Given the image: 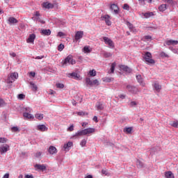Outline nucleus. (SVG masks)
I'll return each mask as SVG.
<instances>
[{
  "label": "nucleus",
  "instance_id": "obj_1",
  "mask_svg": "<svg viewBox=\"0 0 178 178\" xmlns=\"http://www.w3.org/2000/svg\"><path fill=\"white\" fill-rule=\"evenodd\" d=\"M144 60L147 65H155V60L152 59V54L149 51H146L143 55Z\"/></svg>",
  "mask_w": 178,
  "mask_h": 178
},
{
  "label": "nucleus",
  "instance_id": "obj_2",
  "mask_svg": "<svg viewBox=\"0 0 178 178\" xmlns=\"http://www.w3.org/2000/svg\"><path fill=\"white\" fill-rule=\"evenodd\" d=\"M126 89L127 90L128 92H130V94H138V92H140V90L138 89V88H137V86H134L133 85H127L126 86Z\"/></svg>",
  "mask_w": 178,
  "mask_h": 178
},
{
  "label": "nucleus",
  "instance_id": "obj_3",
  "mask_svg": "<svg viewBox=\"0 0 178 178\" xmlns=\"http://www.w3.org/2000/svg\"><path fill=\"white\" fill-rule=\"evenodd\" d=\"M67 65H76V60L73 59L72 55H69L64 61H63V66H66Z\"/></svg>",
  "mask_w": 178,
  "mask_h": 178
},
{
  "label": "nucleus",
  "instance_id": "obj_4",
  "mask_svg": "<svg viewBox=\"0 0 178 178\" xmlns=\"http://www.w3.org/2000/svg\"><path fill=\"white\" fill-rule=\"evenodd\" d=\"M18 77H19V74H17V72H13L10 74V76H8L6 83L8 84H10L11 83H13L15 80H17Z\"/></svg>",
  "mask_w": 178,
  "mask_h": 178
},
{
  "label": "nucleus",
  "instance_id": "obj_5",
  "mask_svg": "<svg viewBox=\"0 0 178 178\" xmlns=\"http://www.w3.org/2000/svg\"><path fill=\"white\" fill-rule=\"evenodd\" d=\"M103 40H104L106 45H108V47H110V48H115V43L109 38L104 37Z\"/></svg>",
  "mask_w": 178,
  "mask_h": 178
},
{
  "label": "nucleus",
  "instance_id": "obj_6",
  "mask_svg": "<svg viewBox=\"0 0 178 178\" xmlns=\"http://www.w3.org/2000/svg\"><path fill=\"white\" fill-rule=\"evenodd\" d=\"M102 20L105 22L107 26H111L112 24V22H111V16L106 15L101 17Z\"/></svg>",
  "mask_w": 178,
  "mask_h": 178
},
{
  "label": "nucleus",
  "instance_id": "obj_7",
  "mask_svg": "<svg viewBox=\"0 0 178 178\" xmlns=\"http://www.w3.org/2000/svg\"><path fill=\"white\" fill-rule=\"evenodd\" d=\"M9 151V146L8 145H2L0 147V154L2 155Z\"/></svg>",
  "mask_w": 178,
  "mask_h": 178
},
{
  "label": "nucleus",
  "instance_id": "obj_8",
  "mask_svg": "<svg viewBox=\"0 0 178 178\" xmlns=\"http://www.w3.org/2000/svg\"><path fill=\"white\" fill-rule=\"evenodd\" d=\"M120 68L121 69V70H123V72H125L126 73H131V72H133V70H131V68L127 67V65H120Z\"/></svg>",
  "mask_w": 178,
  "mask_h": 178
},
{
  "label": "nucleus",
  "instance_id": "obj_9",
  "mask_svg": "<svg viewBox=\"0 0 178 178\" xmlns=\"http://www.w3.org/2000/svg\"><path fill=\"white\" fill-rule=\"evenodd\" d=\"M83 35H84L83 31H77L75 33V40L76 41H79V40H81V38H83Z\"/></svg>",
  "mask_w": 178,
  "mask_h": 178
},
{
  "label": "nucleus",
  "instance_id": "obj_10",
  "mask_svg": "<svg viewBox=\"0 0 178 178\" xmlns=\"http://www.w3.org/2000/svg\"><path fill=\"white\" fill-rule=\"evenodd\" d=\"M37 130L39 131H47L48 127H47V126L44 124H40L37 126Z\"/></svg>",
  "mask_w": 178,
  "mask_h": 178
},
{
  "label": "nucleus",
  "instance_id": "obj_11",
  "mask_svg": "<svg viewBox=\"0 0 178 178\" xmlns=\"http://www.w3.org/2000/svg\"><path fill=\"white\" fill-rule=\"evenodd\" d=\"M48 152L51 155H54L58 152V149H56V147H55L54 146H50L49 147Z\"/></svg>",
  "mask_w": 178,
  "mask_h": 178
},
{
  "label": "nucleus",
  "instance_id": "obj_12",
  "mask_svg": "<svg viewBox=\"0 0 178 178\" xmlns=\"http://www.w3.org/2000/svg\"><path fill=\"white\" fill-rule=\"evenodd\" d=\"M111 10H113L114 13H115V15H118V13H119V7H118V5L113 3L111 4Z\"/></svg>",
  "mask_w": 178,
  "mask_h": 178
},
{
  "label": "nucleus",
  "instance_id": "obj_13",
  "mask_svg": "<svg viewBox=\"0 0 178 178\" xmlns=\"http://www.w3.org/2000/svg\"><path fill=\"white\" fill-rule=\"evenodd\" d=\"M136 80L138 81L139 84H140V86H142L143 87L145 86V83H144V81H143V77L141 76V75H136Z\"/></svg>",
  "mask_w": 178,
  "mask_h": 178
},
{
  "label": "nucleus",
  "instance_id": "obj_14",
  "mask_svg": "<svg viewBox=\"0 0 178 178\" xmlns=\"http://www.w3.org/2000/svg\"><path fill=\"white\" fill-rule=\"evenodd\" d=\"M8 22L9 24H16L17 23H19V21L13 17H10L8 19Z\"/></svg>",
  "mask_w": 178,
  "mask_h": 178
},
{
  "label": "nucleus",
  "instance_id": "obj_15",
  "mask_svg": "<svg viewBox=\"0 0 178 178\" xmlns=\"http://www.w3.org/2000/svg\"><path fill=\"white\" fill-rule=\"evenodd\" d=\"M43 8H45V9H53L54 4L49 3V2H44L42 3Z\"/></svg>",
  "mask_w": 178,
  "mask_h": 178
},
{
  "label": "nucleus",
  "instance_id": "obj_16",
  "mask_svg": "<svg viewBox=\"0 0 178 178\" xmlns=\"http://www.w3.org/2000/svg\"><path fill=\"white\" fill-rule=\"evenodd\" d=\"M153 87L157 92H161V90H162V86H161L159 83H154Z\"/></svg>",
  "mask_w": 178,
  "mask_h": 178
},
{
  "label": "nucleus",
  "instance_id": "obj_17",
  "mask_svg": "<svg viewBox=\"0 0 178 178\" xmlns=\"http://www.w3.org/2000/svg\"><path fill=\"white\" fill-rule=\"evenodd\" d=\"M70 147H73L72 142H68L67 143L64 144V146H63L64 151H69V149H70Z\"/></svg>",
  "mask_w": 178,
  "mask_h": 178
},
{
  "label": "nucleus",
  "instance_id": "obj_18",
  "mask_svg": "<svg viewBox=\"0 0 178 178\" xmlns=\"http://www.w3.org/2000/svg\"><path fill=\"white\" fill-rule=\"evenodd\" d=\"M166 45H177L178 44V41L177 40H167L165 42Z\"/></svg>",
  "mask_w": 178,
  "mask_h": 178
},
{
  "label": "nucleus",
  "instance_id": "obj_19",
  "mask_svg": "<svg viewBox=\"0 0 178 178\" xmlns=\"http://www.w3.org/2000/svg\"><path fill=\"white\" fill-rule=\"evenodd\" d=\"M34 40H35V34H31L29 37V38L26 40V42L28 43H33L34 42Z\"/></svg>",
  "mask_w": 178,
  "mask_h": 178
},
{
  "label": "nucleus",
  "instance_id": "obj_20",
  "mask_svg": "<svg viewBox=\"0 0 178 178\" xmlns=\"http://www.w3.org/2000/svg\"><path fill=\"white\" fill-rule=\"evenodd\" d=\"M92 133H95V129L94 128H87L85 129V134H92Z\"/></svg>",
  "mask_w": 178,
  "mask_h": 178
},
{
  "label": "nucleus",
  "instance_id": "obj_21",
  "mask_svg": "<svg viewBox=\"0 0 178 178\" xmlns=\"http://www.w3.org/2000/svg\"><path fill=\"white\" fill-rule=\"evenodd\" d=\"M165 178H175V175L172 171H167L165 172Z\"/></svg>",
  "mask_w": 178,
  "mask_h": 178
},
{
  "label": "nucleus",
  "instance_id": "obj_22",
  "mask_svg": "<svg viewBox=\"0 0 178 178\" xmlns=\"http://www.w3.org/2000/svg\"><path fill=\"white\" fill-rule=\"evenodd\" d=\"M92 51V49L90 46H85L83 49L84 54H90Z\"/></svg>",
  "mask_w": 178,
  "mask_h": 178
},
{
  "label": "nucleus",
  "instance_id": "obj_23",
  "mask_svg": "<svg viewBox=\"0 0 178 178\" xmlns=\"http://www.w3.org/2000/svg\"><path fill=\"white\" fill-rule=\"evenodd\" d=\"M159 12H165L166 9H168V5L166 4H161L160 6L158 8Z\"/></svg>",
  "mask_w": 178,
  "mask_h": 178
},
{
  "label": "nucleus",
  "instance_id": "obj_24",
  "mask_svg": "<svg viewBox=\"0 0 178 178\" xmlns=\"http://www.w3.org/2000/svg\"><path fill=\"white\" fill-rule=\"evenodd\" d=\"M81 136H86L85 129L78 131L77 133H76V134L74 135V137H79Z\"/></svg>",
  "mask_w": 178,
  "mask_h": 178
},
{
  "label": "nucleus",
  "instance_id": "obj_25",
  "mask_svg": "<svg viewBox=\"0 0 178 178\" xmlns=\"http://www.w3.org/2000/svg\"><path fill=\"white\" fill-rule=\"evenodd\" d=\"M35 168H36V169H38V170H45L47 169V167L44 165L41 164H36L35 165Z\"/></svg>",
  "mask_w": 178,
  "mask_h": 178
},
{
  "label": "nucleus",
  "instance_id": "obj_26",
  "mask_svg": "<svg viewBox=\"0 0 178 178\" xmlns=\"http://www.w3.org/2000/svg\"><path fill=\"white\" fill-rule=\"evenodd\" d=\"M69 76H70V77H72L75 80H79V79H80V75H79L76 72H72L71 74H69Z\"/></svg>",
  "mask_w": 178,
  "mask_h": 178
},
{
  "label": "nucleus",
  "instance_id": "obj_27",
  "mask_svg": "<svg viewBox=\"0 0 178 178\" xmlns=\"http://www.w3.org/2000/svg\"><path fill=\"white\" fill-rule=\"evenodd\" d=\"M85 81H86V86L89 87H92V81H91V79L87 77L86 78Z\"/></svg>",
  "mask_w": 178,
  "mask_h": 178
},
{
  "label": "nucleus",
  "instance_id": "obj_28",
  "mask_svg": "<svg viewBox=\"0 0 178 178\" xmlns=\"http://www.w3.org/2000/svg\"><path fill=\"white\" fill-rule=\"evenodd\" d=\"M41 33L43 35H51V30L49 29H42Z\"/></svg>",
  "mask_w": 178,
  "mask_h": 178
},
{
  "label": "nucleus",
  "instance_id": "obj_29",
  "mask_svg": "<svg viewBox=\"0 0 178 178\" xmlns=\"http://www.w3.org/2000/svg\"><path fill=\"white\" fill-rule=\"evenodd\" d=\"M96 108H97V111H103L104 104L101 102H97L96 104Z\"/></svg>",
  "mask_w": 178,
  "mask_h": 178
},
{
  "label": "nucleus",
  "instance_id": "obj_30",
  "mask_svg": "<svg viewBox=\"0 0 178 178\" xmlns=\"http://www.w3.org/2000/svg\"><path fill=\"white\" fill-rule=\"evenodd\" d=\"M23 116L26 119H34V116H33V115L28 113H24Z\"/></svg>",
  "mask_w": 178,
  "mask_h": 178
},
{
  "label": "nucleus",
  "instance_id": "obj_31",
  "mask_svg": "<svg viewBox=\"0 0 178 178\" xmlns=\"http://www.w3.org/2000/svg\"><path fill=\"white\" fill-rule=\"evenodd\" d=\"M35 118L38 120H42L44 119V114L37 113L35 115Z\"/></svg>",
  "mask_w": 178,
  "mask_h": 178
},
{
  "label": "nucleus",
  "instance_id": "obj_32",
  "mask_svg": "<svg viewBox=\"0 0 178 178\" xmlns=\"http://www.w3.org/2000/svg\"><path fill=\"white\" fill-rule=\"evenodd\" d=\"M31 88H32L33 91H37L38 90V87L33 82H30Z\"/></svg>",
  "mask_w": 178,
  "mask_h": 178
},
{
  "label": "nucleus",
  "instance_id": "obj_33",
  "mask_svg": "<svg viewBox=\"0 0 178 178\" xmlns=\"http://www.w3.org/2000/svg\"><path fill=\"white\" fill-rule=\"evenodd\" d=\"M115 67H116V63H113L111 64V72H108V73H114L115 72Z\"/></svg>",
  "mask_w": 178,
  "mask_h": 178
},
{
  "label": "nucleus",
  "instance_id": "obj_34",
  "mask_svg": "<svg viewBox=\"0 0 178 178\" xmlns=\"http://www.w3.org/2000/svg\"><path fill=\"white\" fill-rule=\"evenodd\" d=\"M89 74L91 76V77H95V76H97V71L92 70L89 71Z\"/></svg>",
  "mask_w": 178,
  "mask_h": 178
},
{
  "label": "nucleus",
  "instance_id": "obj_35",
  "mask_svg": "<svg viewBox=\"0 0 178 178\" xmlns=\"http://www.w3.org/2000/svg\"><path fill=\"white\" fill-rule=\"evenodd\" d=\"M104 58H111L112 56V53L104 51L103 53Z\"/></svg>",
  "mask_w": 178,
  "mask_h": 178
},
{
  "label": "nucleus",
  "instance_id": "obj_36",
  "mask_svg": "<svg viewBox=\"0 0 178 178\" xmlns=\"http://www.w3.org/2000/svg\"><path fill=\"white\" fill-rule=\"evenodd\" d=\"M76 115H78V116H86V115H88V113H86L84 111H79L76 113Z\"/></svg>",
  "mask_w": 178,
  "mask_h": 178
},
{
  "label": "nucleus",
  "instance_id": "obj_37",
  "mask_svg": "<svg viewBox=\"0 0 178 178\" xmlns=\"http://www.w3.org/2000/svg\"><path fill=\"white\" fill-rule=\"evenodd\" d=\"M63 49H65V44H60L58 46V51H59L60 52H62V51H63Z\"/></svg>",
  "mask_w": 178,
  "mask_h": 178
},
{
  "label": "nucleus",
  "instance_id": "obj_38",
  "mask_svg": "<svg viewBox=\"0 0 178 178\" xmlns=\"http://www.w3.org/2000/svg\"><path fill=\"white\" fill-rule=\"evenodd\" d=\"M145 17H146V19H148V17H151V16H154V13L150 12V13H145L144 14Z\"/></svg>",
  "mask_w": 178,
  "mask_h": 178
},
{
  "label": "nucleus",
  "instance_id": "obj_39",
  "mask_svg": "<svg viewBox=\"0 0 178 178\" xmlns=\"http://www.w3.org/2000/svg\"><path fill=\"white\" fill-rule=\"evenodd\" d=\"M136 165H137L138 168H143L144 167V163H143V162H141V161H140V160H137Z\"/></svg>",
  "mask_w": 178,
  "mask_h": 178
},
{
  "label": "nucleus",
  "instance_id": "obj_40",
  "mask_svg": "<svg viewBox=\"0 0 178 178\" xmlns=\"http://www.w3.org/2000/svg\"><path fill=\"white\" fill-rule=\"evenodd\" d=\"M160 56H161V58H169V55H168V54H166V53H165V52H163V51H161V52L160 53Z\"/></svg>",
  "mask_w": 178,
  "mask_h": 178
},
{
  "label": "nucleus",
  "instance_id": "obj_41",
  "mask_svg": "<svg viewBox=\"0 0 178 178\" xmlns=\"http://www.w3.org/2000/svg\"><path fill=\"white\" fill-rule=\"evenodd\" d=\"M131 130H133L131 127H128V128H125L124 129V131H125L126 133H128V134H130L131 133Z\"/></svg>",
  "mask_w": 178,
  "mask_h": 178
},
{
  "label": "nucleus",
  "instance_id": "obj_42",
  "mask_svg": "<svg viewBox=\"0 0 178 178\" xmlns=\"http://www.w3.org/2000/svg\"><path fill=\"white\" fill-rule=\"evenodd\" d=\"M92 86H99V81L98 79H95L92 81Z\"/></svg>",
  "mask_w": 178,
  "mask_h": 178
},
{
  "label": "nucleus",
  "instance_id": "obj_43",
  "mask_svg": "<svg viewBox=\"0 0 178 178\" xmlns=\"http://www.w3.org/2000/svg\"><path fill=\"white\" fill-rule=\"evenodd\" d=\"M5 105H6L5 101L0 98V108H2V106H5Z\"/></svg>",
  "mask_w": 178,
  "mask_h": 178
},
{
  "label": "nucleus",
  "instance_id": "obj_44",
  "mask_svg": "<svg viewBox=\"0 0 178 178\" xmlns=\"http://www.w3.org/2000/svg\"><path fill=\"white\" fill-rule=\"evenodd\" d=\"M87 144V140L86 139H83L80 143V145L82 147H86V145Z\"/></svg>",
  "mask_w": 178,
  "mask_h": 178
},
{
  "label": "nucleus",
  "instance_id": "obj_45",
  "mask_svg": "<svg viewBox=\"0 0 178 178\" xmlns=\"http://www.w3.org/2000/svg\"><path fill=\"white\" fill-rule=\"evenodd\" d=\"M56 86L57 87V88H65V85H63V83H56Z\"/></svg>",
  "mask_w": 178,
  "mask_h": 178
},
{
  "label": "nucleus",
  "instance_id": "obj_46",
  "mask_svg": "<svg viewBox=\"0 0 178 178\" xmlns=\"http://www.w3.org/2000/svg\"><path fill=\"white\" fill-rule=\"evenodd\" d=\"M102 175H104V176H109V172H108V170H102Z\"/></svg>",
  "mask_w": 178,
  "mask_h": 178
},
{
  "label": "nucleus",
  "instance_id": "obj_47",
  "mask_svg": "<svg viewBox=\"0 0 178 178\" xmlns=\"http://www.w3.org/2000/svg\"><path fill=\"white\" fill-rule=\"evenodd\" d=\"M123 9H124L125 10H129L130 7L129 6V4L124 3L123 6Z\"/></svg>",
  "mask_w": 178,
  "mask_h": 178
},
{
  "label": "nucleus",
  "instance_id": "obj_48",
  "mask_svg": "<svg viewBox=\"0 0 178 178\" xmlns=\"http://www.w3.org/2000/svg\"><path fill=\"white\" fill-rule=\"evenodd\" d=\"M11 130H12V131H15V132H16V131H19V127H13L11 128Z\"/></svg>",
  "mask_w": 178,
  "mask_h": 178
},
{
  "label": "nucleus",
  "instance_id": "obj_49",
  "mask_svg": "<svg viewBox=\"0 0 178 178\" xmlns=\"http://www.w3.org/2000/svg\"><path fill=\"white\" fill-rule=\"evenodd\" d=\"M24 98H26V95H23V94H19L18 95V99H24Z\"/></svg>",
  "mask_w": 178,
  "mask_h": 178
},
{
  "label": "nucleus",
  "instance_id": "obj_50",
  "mask_svg": "<svg viewBox=\"0 0 178 178\" xmlns=\"http://www.w3.org/2000/svg\"><path fill=\"white\" fill-rule=\"evenodd\" d=\"M166 3H169V5H173V0H163Z\"/></svg>",
  "mask_w": 178,
  "mask_h": 178
},
{
  "label": "nucleus",
  "instance_id": "obj_51",
  "mask_svg": "<svg viewBox=\"0 0 178 178\" xmlns=\"http://www.w3.org/2000/svg\"><path fill=\"white\" fill-rule=\"evenodd\" d=\"M127 26H128L129 30H131L134 26H133V24L130 22H127Z\"/></svg>",
  "mask_w": 178,
  "mask_h": 178
},
{
  "label": "nucleus",
  "instance_id": "obj_52",
  "mask_svg": "<svg viewBox=\"0 0 178 178\" xmlns=\"http://www.w3.org/2000/svg\"><path fill=\"white\" fill-rule=\"evenodd\" d=\"M6 141H8V140H6V138H0V143H6Z\"/></svg>",
  "mask_w": 178,
  "mask_h": 178
},
{
  "label": "nucleus",
  "instance_id": "obj_53",
  "mask_svg": "<svg viewBox=\"0 0 178 178\" xmlns=\"http://www.w3.org/2000/svg\"><path fill=\"white\" fill-rule=\"evenodd\" d=\"M171 126H172V127H178V122H173L172 124H171Z\"/></svg>",
  "mask_w": 178,
  "mask_h": 178
},
{
  "label": "nucleus",
  "instance_id": "obj_54",
  "mask_svg": "<svg viewBox=\"0 0 178 178\" xmlns=\"http://www.w3.org/2000/svg\"><path fill=\"white\" fill-rule=\"evenodd\" d=\"M74 130V126L71 125L70 127H68L67 131H73Z\"/></svg>",
  "mask_w": 178,
  "mask_h": 178
},
{
  "label": "nucleus",
  "instance_id": "obj_55",
  "mask_svg": "<svg viewBox=\"0 0 178 178\" xmlns=\"http://www.w3.org/2000/svg\"><path fill=\"white\" fill-rule=\"evenodd\" d=\"M144 38L147 40V41H149V40L152 39V37L149 36V35H145L144 37Z\"/></svg>",
  "mask_w": 178,
  "mask_h": 178
},
{
  "label": "nucleus",
  "instance_id": "obj_56",
  "mask_svg": "<svg viewBox=\"0 0 178 178\" xmlns=\"http://www.w3.org/2000/svg\"><path fill=\"white\" fill-rule=\"evenodd\" d=\"M136 105H137L136 102H131L130 106H136Z\"/></svg>",
  "mask_w": 178,
  "mask_h": 178
},
{
  "label": "nucleus",
  "instance_id": "obj_57",
  "mask_svg": "<svg viewBox=\"0 0 178 178\" xmlns=\"http://www.w3.org/2000/svg\"><path fill=\"white\" fill-rule=\"evenodd\" d=\"M93 120L95 122V123H98V117L94 116L93 117Z\"/></svg>",
  "mask_w": 178,
  "mask_h": 178
},
{
  "label": "nucleus",
  "instance_id": "obj_58",
  "mask_svg": "<svg viewBox=\"0 0 178 178\" xmlns=\"http://www.w3.org/2000/svg\"><path fill=\"white\" fill-rule=\"evenodd\" d=\"M131 33H137V29H136V27H134L132 29H131Z\"/></svg>",
  "mask_w": 178,
  "mask_h": 178
},
{
  "label": "nucleus",
  "instance_id": "obj_59",
  "mask_svg": "<svg viewBox=\"0 0 178 178\" xmlns=\"http://www.w3.org/2000/svg\"><path fill=\"white\" fill-rule=\"evenodd\" d=\"M119 97H120L121 99H124V98H126V95H119Z\"/></svg>",
  "mask_w": 178,
  "mask_h": 178
},
{
  "label": "nucleus",
  "instance_id": "obj_60",
  "mask_svg": "<svg viewBox=\"0 0 178 178\" xmlns=\"http://www.w3.org/2000/svg\"><path fill=\"white\" fill-rule=\"evenodd\" d=\"M24 178H34V177L33 175H25Z\"/></svg>",
  "mask_w": 178,
  "mask_h": 178
},
{
  "label": "nucleus",
  "instance_id": "obj_61",
  "mask_svg": "<svg viewBox=\"0 0 178 178\" xmlns=\"http://www.w3.org/2000/svg\"><path fill=\"white\" fill-rule=\"evenodd\" d=\"M58 35H59V37H63V35H65V33H63V32H58Z\"/></svg>",
  "mask_w": 178,
  "mask_h": 178
},
{
  "label": "nucleus",
  "instance_id": "obj_62",
  "mask_svg": "<svg viewBox=\"0 0 178 178\" xmlns=\"http://www.w3.org/2000/svg\"><path fill=\"white\" fill-rule=\"evenodd\" d=\"M44 56H38L35 58V59H43Z\"/></svg>",
  "mask_w": 178,
  "mask_h": 178
},
{
  "label": "nucleus",
  "instance_id": "obj_63",
  "mask_svg": "<svg viewBox=\"0 0 178 178\" xmlns=\"http://www.w3.org/2000/svg\"><path fill=\"white\" fill-rule=\"evenodd\" d=\"M29 74H30V76H31L32 77H35V72H31L29 73Z\"/></svg>",
  "mask_w": 178,
  "mask_h": 178
},
{
  "label": "nucleus",
  "instance_id": "obj_64",
  "mask_svg": "<svg viewBox=\"0 0 178 178\" xmlns=\"http://www.w3.org/2000/svg\"><path fill=\"white\" fill-rule=\"evenodd\" d=\"M3 178H9V173H6L3 175Z\"/></svg>",
  "mask_w": 178,
  "mask_h": 178
}]
</instances>
